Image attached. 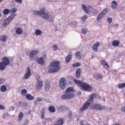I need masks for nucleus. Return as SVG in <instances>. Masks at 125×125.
Returning a JSON list of instances; mask_svg holds the SVG:
<instances>
[{
  "instance_id": "obj_1",
  "label": "nucleus",
  "mask_w": 125,
  "mask_h": 125,
  "mask_svg": "<svg viewBox=\"0 0 125 125\" xmlns=\"http://www.w3.org/2000/svg\"><path fill=\"white\" fill-rule=\"evenodd\" d=\"M74 82L76 84L79 85L80 87L82 88V90H84V91H91V90H92V87L87 84V83L83 81H78L76 79H74Z\"/></svg>"
},
{
  "instance_id": "obj_2",
  "label": "nucleus",
  "mask_w": 125,
  "mask_h": 125,
  "mask_svg": "<svg viewBox=\"0 0 125 125\" xmlns=\"http://www.w3.org/2000/svg\"><path fill=\"white\" fill-rule=\"evenodd\" d=\"M95 97H96V94L93 93L91 94L89 99L84 104L83 107L80 108V112H83L84 110H86L90 106V104L93 102V99Z\"/></svg>"
},
{
  "instance_id": "obj_3",
  "label": "nucleus",
  "mask_w": 125,
  "mask_h": 125,
  "mask_svg": "<svg viewBox=\"0 0 125 125\" xmlns=\"http://www.w3.org/2000/svg\"><path fill=\"white\" fill-rule=\"evenodd\" d=\"M74 89L72 87H70L65 90V94L61 96L62 99H71L75 97V94L71 92H74Z\"/></svg>"
},
{
  "instance_id": "obj_4",
  "label": "nucleus",
  "mask_w": 125,
  "mask_h": 125,
  "mask_svg": "<svg viewBox=\"0 0 125 125\" xmlns=\"http://www.w3.org/2000/svg\"><path fill=\"white\" fill-rule=\"evenodd\" d=\"M59 63H51L48 70V73H57L61 69Z\"/></svg>"
},
{
  "instance_id": "obj_5",
  "label": "nucleus",
  "mask_w": 125,
  "mask_h": 125,
  "mask_svg": "<svg viewBox=\"0 0 125 125\" xmlns=\"http://www.w3.org/2000/svg\"><path fill=\"white\" fill-rule=\"evenodd\" d=\"M82 9L86 13H92V14H96L97 13V10L94 9L92 6L88 5L86 6L85 5H82Z\"/></svg>"
},
{
  "instance_id": "obj_6",
  "label": "nucleus",
  "mask_w": 125,
  "mask_h": 125,
  "mask_svg": "<svg viewBox=\"0 0 125 125\" xmlns=\"http://www.w3.org/2000/svg\"><path fill=\"white\" fill-rule=\"evenodd\" d=\"M34 13L35 15H40L44 19H48L49 18V16H48V14L45 12V9L44 8H41L39 11H35L34 12Z\"/></svg>"
},
{
  "instance_id": "obj_7",
  "label": "nucleus",
  "mask_w": 125,
  "mask_h": 125,
  "mask_svg": "<svg viewBox=\"0 0 125 125\" xmlns=\"http://www.w3.org/2000/svg\"><path fill=\"white\" fill-rule=\"evenodd\" d=\"M66 85H67V81H66V78H61L59 82V86L60 88L64 90L65 88H66Z\"/></svg>"
},
{
  "instance_id": "obj_8",
  "label": "nucleus",
  "mask_w": 125,
  "mask_h": 125,
  "mask_svg": "<svg viewBox=\"0 0 125 125\" xmlns=\"http://www.w3.org/2000/svg\"><path fill=\"white\" fill-rule=\"evenodd\" d=\"M91 109H94L95 110H98L99 111H102L105 109V106L101 105L99 104H94L90 106Z\"/></svg>"
},
{
  "instance_id": "obj_9",
  "label": "nucleus",
  "mask_w": 125,
  "mask_h": 125,
  "mask_svg": "<svg viewBox=\"0 0 125 125\" xmlns=\"http://www.w3.org/2000/svg\"><path fill=\"white\" fill-rule=\"evenodd\" d=\"M39 53V50H32L30 52L29 57L31 60L35 59V56Z\"/></svg>"
},
{
  "instance_id": "obj_10",
  "label": "nucleus",
  "mask_w": 125,
  "mask_h": 125,
  "mask_svg": "<svg viewBox=\"0 0 125 125\" xmlns=\"http://www.w3.org/2000/svg\"><path fill=\"white\" fill-rule=\"evenodd\" d=\"M43 86V83H42V81H38L37 84L36 85V89L37 90H41Z\"/></svg>"
},
{
  "instance_id": "obj_11",
  "label": "nucleus",
  "mask_w": 125,
  "mask_h": 125,
  "mask_svg": "<svg viewBox=\"0 0 125 125\" xmlns=\"http://www.w3.org/2000/svg\"><path fill=\"white\" fill-rule=\"evenodd\" d=\"M31 76V69H30V67H27V72L25 73L24 75V79L27 80V79H29Z\"/></svg>"
},
{
  "instance_id": "obj_12",
  "label": "nucleus",
  "mask_w": 125,
  "mask_h": 125,
  "mask_svg": "<svg viewBox=\"0 0 125 125\" xmlns=\"http://www.w3.org/2000/svg\"><path fill=\"white\" fill-rule=\"evenodd\" d=\"M99 45H100V43L99 42H97L95 43L92 46L93 51H95V52H97V51H98V47Z\"/></svg>"
},
{
  "instance_id": "obj_13",
  "label": "nucleus",
  "mask_w": 125,
  "mask_h": 125,
  "mask_svg": "<svg viewBox=\"0 0 125 125\" xmlns=\"http://www.w3.org/2000/svg\"><path fill=\"white\" fill-rule=\"evenodd\" d=\"M9 64V63H0V70L3 71L5 69V67Z\"/></svg>"
},
{
  "instance_id": "obj_14",
  "label": "nucleus",
  "mask_w": 125,
  "mask_h": 125,
  "mask_svg": "<svg viewBox=\"0 0 125 125\" xmlns=\"http://www.w3.org/2000/svg\"><path fill=\"white\" fill-rule=\"evenodd\" d=\"M112 45L113 46H119V45H120V41H118V40H114L113 41H112Z\"/></svg>"
},
{
  "instance_id": "obj_15",
  "label": "nucleus",
  "mask_w": 125,
  "mask_h": 125,
  "mask_svg": "<svg viewBox=\"0 0 125 125\" xmlns=\"http://www.w3.org/2000/svg\"><path fill=\"white\" fill-rule=\"evenodd\" d=\"M50 88V83H45L44 85L45 91H48L49 90Z\"/></svg>"
},
{
  "instance_id": "obj_16",
  "label": "nucleus",
  "mask_w": 125,
  "mask_h": 125,
  "mask_svg": "<svg viewBox=\"0 0 125 125\" xmlns=\"http://www.w3.org/2000/svg\"><path fill=\"white\" fill-rule=\"evenodd\" d=\"M0 41H1V42H6V41H7V36L6 35L0 36Z\"/></svg>"
},
{
  "instance_id": "obj_17",
  "label": "nucleus",
  "mask_w": 125,
  "mask_h": 125,
  "mask_svg": "<svg viewBox=\"0 0 125 125\" xmlns=\"http://www.w3.org/2000/svg\"><path fill=\"white\" fill-rule=\"evenodd\" d=\"M117 6H118V3H117V1H113L111 2V7H112V8H113V9H115V8H117Z\"/></svg>"
},
{
  "instance_id": "obj_18",
  "label": "nucleus",
  "mask_w": 125,
  "mask_h": 125,
  "mask_svg": "<svg viewBox=\"0 0 125 125\" xmlns=\"http://www.w3.org/2000/svg\"><path fill=\"white\" fill-rule=\"evenodd\" d=\"M48 111H49V112H50V113H55V107L54 106H50L48 107Z\"/></svg>"
},
{
  "instance_id": "obj_19",
  "label": "nucleus",
  "mask_w": 125,
  "mask_h": 125,
  "mask_svg": "<svg viewBox=\"0 0 125 125\" xmlns=\"http://www.w3.org/2000/svg\"><path fill=\"white\" fill-rule=\"evenodd\" d=\"M45 114V108H42L41 110V119L43 120L44 119V114Z\"/></svg>"
},
{
  "instance_id": "obj_20",
  "label": "nucleus",
  "mask_w": 125,
  "mask_h": 125,
  "mask_svg": "<svg viewBox=\"0 0 125 125\" xmlns=\"http://www.w3.org/2000/svg\"><path fill=\"white\" fill-rule=\"evenodd\" d=\"M72 55H68L65 58V62L66 63H69L71 60V59H72Z\"/></svg>"
},
{
  "instance_id": "obj_21",
  "label": "nucleus",
  "mask_w": 125,
  "mask_h": 125,
  "mask_svg": "<svg viewBox=\"0 0 125 125\" xmlns=\"http://www.w3.org/2000/svg\"><path fill=\"white\" fill-rule=\"evenodd\" d=\"M16 33L17 35H21L23 33V30L21 28L18 27L16 30Z\"/></svg>"
},
{
  "instance_id": "obj_22",
  "label": "nucleus",
  "mask_w": 125,
  "mask_h": 125,
  "mask_svg": "<svg viewBox=\"0 0 125 125\" xmlns=\"http://www.w3.org/2000/svg\"><path fill=\"white\" fill-rule=\"evenodd\" d=\"M64 124V119L63 118H61L60 120H59L57 122V125H63Z\"/></svg>"
},
{
  "instance_id": "obj_23",
  "label": "nucleus",
  "mask_w": 125,
  "mask_h": 125,
  "mask_svg": "<svg viewBox=\"0 0 125 125\" xmlns=\"http://www.w3.org/2000/svg\"><path fill=\"white\" fill-rule=\"evenodd\" d=\"M26 98L28 99V100H34V96H32V95L30 94H27L25 96Z\"/></svg>"
},
{
  "instance_id": "obj_24",
  "label": "nucleus",
  "mask_w": 125,
  "mask_h": 125,
  "mask_svg": "<svg viewBox=\"0 0 125 125\" xmlns=\"http://www.w3.org/2000/svg\"><path fill=\"white\" fill-rule=\"evenodd\" d=\"M75 57L77 59H82V54H81V52H77L75 53Z\"/></svg>"
},
{
  "instance_id": "obj_25",
  "label": "nucleus",
  "mask_w": 125,
  "mask_h": 125,
  "mask_svg": "<svg viewBox=\"0 0 125 125\" xmlns=\"http://www.w3.org/2000/svg\"><path fill=\"white\" fill-rule=\"evenodd\" d=\"M10 22L11 21L9 19H6L3 21V26H6V25H8V24H9V23H10Z\"/></svg>"
},
{
  "instance_id": "obj_26",
  "label": "nucleus",
  "mask_w": 125,
  "mask_h": 125,
  "mask_svg": "<svg viewBox=\"0 0 125 125\" xmlns=\"http://www.w3.org/2000/svg\"><path fill=\"white\" fill-rule=\"evenodd\" d=\"M76 78H80L81 77V69L80 68L76 70Z\"/></svg>"
},
{
  "instance_id": "obj_27",
  "label": "nucleus",
  "mask_w": 125,
  "mask_h": 125,
  "mask_svg": "<svg viewBox=\"0 0 125 125\" xmlns=\"http://www.w3.org/2000/svg\"><path fill=\"white\" fill-rule=\"evenodd\" d=\"M3 62H1V63H9V59L6 57H4L2 59Z\"/></svg>"
},
{
  "instance_id": "obj_28",
  "label": "nucleus",
  "mask_w": 125,
  "mask_h": 125,
  "mask_svg": "<svg viewBox=\"0 0 125 125\" xmlns=\"http://www.w3.org/2000/svg\"><path fill=\"white\" fill-rule=\"evenodd\" d=\"M104 17V16L103 14H102L101 13L99 14L98 17H97V21H99L100 20H101Z\"/></svg>"
},
{
  "instance_id": "obj_29",
  "label": "nucleus",
  "mask_w": 125,
  "mask_h": 125,
  "mask_svg": "<svg viewBox=\"0 0 125 125\" xmlns=\"http://www.w3.org/2000/svg\"><path fill=\"white\" fill-rule=\"evenodd\" d=\"M26 93H27V90H26L25 89H23L22 90H21V95H22V96H25V95H26Z\"/></svg>"
},
{
  "instance_id": "obj_30",
  "label": "nucleus",
  "mask_w": 125,
  "mask_h": 125,
  "mask_svg": "<svg viewBox=\"0 0 125 125\" xmlns=\"http://www.w3.org/2000/svg\"><path fill=\"white\" fill-rule=\"evenodd\" d=\"M23 117V112H20L19 115V119L18 121L20 122V121H22Z\"/></svg>"
},
{
  "instance_id": "obj_31",
  "label": "nucleus",
  "mask_w": 125,
  "mask_h": 125,
  "mask_svg": "<svg viewBox=\"0 0 125 125\" xmlns=\"http://www.w3.org/2000/svg\"><path fill=\"white\" fill-rule=\"evenodd\" d=\"M35 35L36 36H40V35H42V31L40 29H36L35 31Z\"/></svg>"
},
{
  "instance_id": "obj_32",
  "label": "nucleus",
  "mask_w": 125,
  "mask_h": 125,
  "mask_svg": "<svg viewBox=\"0 0 125 125\" xmlns=\"http://www.w3.org/2000/svg\"><path fill=\"white\" fill-rule=\"evenodd\" d=\"M37 62L38 63H44V60L42 57H40L37 59Z\"/></svg>"
},
{
  "instance_id": "obj_33",
  "label": "nucleus",
  "mask_w": 125,
  "mask_h": 125,
  "mask_svg": "<svg viewBox=\"0 0 125 125\" xmlns=\"http://www.w3.org/2000/svg\"><path fill=\"white\" fill-rule=\"evenodd\" d=\"M101 13L104 16V15H106V14H107V13H108V9H107V8L104 9Z\"/></svg>"
},
{
  "instance_id": "obj_34",
  "label": "nucleus",
  "mask_w": 125,
  "mask_h": 125,
  "mask_svg": "<svg viewBox=\"0 0 125 125\" xmlns=\"http://www.w3.org/2000/svg\"><path fill=\"white\" fill-rule=\"evenodd\" d=\"M0 91L2 92H4L6 91V86L2 85L0 87Z\"/></svg>"
},
{
  "instance_id": "obj_35",
  "label": "nucleus",
  "mask_w": 125,
  "mask_h": 125,
  "mask_svg": "<svg viewBox=\"0 0 125 125\" xmlns=\"http://www.w3.org/2000/svg\"><path fill=\"white\" fill-rule=\"evenodd\" d=\"M125 87V83H119L118 85V88H124Z\"/></svg>"
},
{
  "instance_id": "obj_36",
  "label": "nucleus",
  "mask_w": 125,
  "mask_h": 125,
  "mask_svg": "<svg viewBox=\"0 0 125 125\" xmlns=\"http://www.w3.org/2000/svg\"><path fill=\"white\" fill-rule=\"evenodd\" d=\"M10 13V10L8 9H5L3 10V13L4 15H6L7 14H8V13Z\"/></svg>"
},
{
  "instance_id": "obj_37",
  "label": "nucleus",
  "mask_w": 125,
  "mask_h": 125,
  "mask_svg": "<svg viewBox=\"0 0 125 125\" xmlns=\"http://www.w3.org/2000/svg\"><path fill=\"white\" fill-rule=\"evenodd\" d=\"M80 66H81V63H73L72 64V66L73 67V68H77L78 67H80Z\"/></svg>"
},
{
  "instance_id": "obj_38",
  "label": "nucleus",
  "mask_w": 125,
  "mask_h": 125,
  "mask_svg": "<svg viewBox=\"0 0 125 125\" xmlns=\"http://www.w3.org/2000/svg\"><path fill=\"white\" fill-rule=\"evenodd\" d=\"M14 18V15L10 16L7 19L11 22V20Z\"/></svg>"
},
{
  "instance_id": "obj_39",
  "label": "nucleus",
  "mask_w": 125,
  "mask_h": 125,
  "mask_svg": "<svg viewBox=\"0 0 125 125\" xmlns=\"http://www.w3.org/2000/svg\"><path fill=\"white\" fill-rule=\"evenodd\" d=\"M36 101L37 102H42V98L38 97L36 99Z\"/></svg>"
},
{
  "instance_id": "obj_40",
  "label": "nucleus",
  "mask_w": 125,
  "mask_h": 125,
  "mask_svg": "<svg viewBox=\"0 0 125 125\" xmlns=\"http://www.w3.org/2000/svg\"><path fill=\"white\" fill-rule=\"evenodd\" d=\"M11 11H12V12H13V13H16V11H17V9L15 8H13L12 9H11Z\"/></svg>"
},
{
  "instance_id": "obj_41",
  "label": "nucleus",
  "mask_w": 125,
  "mask_h": 125,
  "mask_svg": "<svg viewBox=\"0 0 125 125\" xmlns=\"http://www.w3.org/2000/svg\"><path fill=\"white\" fill-rule=\"evenodd\" d=\"M40 79H41V77H40V76H39V75L36 76V80L37 82L41 81V80H40Z\"/></svg>"
},
{
  "instance_id": "obj_42",
  "label": "nucleus",
  "mask_w": 125,
  "mask_h": 125,
  "mask_svg": "<svg viewBox=\"0 0 125 125\" xmlns=\"http://www.w3.org/2000/svg\"><path fill=\"white\" fill-rule=\"evenodd\" d=\"M8 116V114L7 113H4L3 114V119H6L7 118V116Z\"/></svg>"
},
{
  "instance_id": "obj_43",
  "label": "nucleus",
  "mask_w": 125,
  "mask_h": 125,
  "mask_svg": "<svg viewBox=\"0 0 125 125\" xmlns=\"http://www.w3.org/2000/svg\"><path fill=\"white\" fill-rule=\"evenodd\" d=\"M82 32L83 34H85L87 33L86 29H82Z\"/></svg>"
},
{
  "instance_id": "obj_44",
  "label": "nucleus",
  "mask_w": 125,
  "mask_h": 125,
  "mask_svg": "<svg viewBox=\"0 0 125 125\" xmlns=\"http://www.w3.org/2000/svg\"><path fill=\"white\" fill-rule=\"evenodd\" d=\"M101 78H102V75H101L100 74H98L97 75V79H101Z\"/></svg>"
},
{
  "instance_id": "obj_45",
  "label": "nucleus",
  "mask_w": 125,
  "mask_h": 125,
  "mask_svg": "<svg viewBox=\"0 0 125 125\" xmlns=\"http://www.w3.org/2000/svg\"><path fill=\"white\" fill-rule=\"evenodd\" d=\"M5 109V107L2 105H0V110H4Z\"/></svg>"
},
{
  "instance_id": "obj_46",
  "label": "nucleus",
  "mask_w": 125,
  "mask_h": 125,
  "mask_svg": "<svg viewBox=\"0 0 125 125\" xmlns=\"http://www.w3.org/2000/svg\"><path fill=\"white\" fill-rule=\"evenodd\" d=\"M53 50H57V45H54L53 46Z\"/></svg>"
},
{
  "instance_id": "obj_47",
  "label": "nucleus",
  "mask_w": 125,
  "mask_h": 125,
  "mask_svg": "<svg viewBox=\"0 0 125 125\" xmlns=\"http://www.w3.org/2000/svg\"><path fill=\"white\" fill-rule=\"evenodd\" d=\"M102 64L104 66H106L107 68H110V66H109V64H108V63H102Z\"/></svg>"
},
{
  "instance_id": "obj_48",
  "label": "nucleus",
  "mask_w": 125,
  "mask_h": 125,
  "mask_svg": "<svg viewBox=\"0 0 125 125\" xmlns=\"http://www.w3.org/2000/svg\"><path fill=\"white\" fill-rule=\"evenodd\" d=\"M112 18H109L108 19H107V21L108 22V23H112Z\"/></svg>"
},
{
  "instance_id": "obj_49",
  "label": "nucleus",
  "mask_w": 125,
  "mask_h": 125,
  "mask_svg": "<svg viewBox=\"0 0 125 125\" xmlns=\"http://www.w3.org/2000/svg\"><path fill=\"white\" fill-rule=\"evenodd\" d=\"M4 83V79L0 78V83Z\"/></svg>"
},
{
  "instance_id": "obj_50",
  "label": "nucleus",
  "mask_w": 125,
  "mask_h": 125,
  "mask_svg": "<svg viewBox=\"0 0 125 125\" xmlns=\"http://www.w3.org/2000/svg\"><path fill=\"white\" fill-rule=\"evenodd\" d=\"M15 1L18 3H22V0H15Z\"/></svg>"
},
{
  "instance_id": "obj_51",
  "label": "nucleus",
  "mask_w": 125,
  "mask_h": 125,
  "mask_svg": "<svg viewBox=\"0 0 125 125\" xmlns=\"http://www.w3.org/2000/svg\"><path fill=\"white\" fill-rule=\"evenodd\" d=\"M85 19H86V16H83L82 18V20H83V21H84L85 20Z\"/></svg>"
},
{
  "instance_id": "obj_52",
  "label": "nucleus",
  "mask_w": 125,
  "mask_h": 125,
  "mask_svg": "<svg viewBox=\"0 0 125 125\" xmlns=\"http://www.w3.org/2000/svg\"><path fill=\"white\" fill-rule=\"evenodd\" d=\"M46 121H47V122H51V118H47L46 119Z\"/></svg>"
},
{
  "instance_id": "obj_53",
  "label": "nucleus",
  "mask_w": 125,
  "mask_h": 125,
  "mask_svg": "<svg viewBox=\"0 0 125 125\" xmlns=\"http://www.w3.org/2000/svg\"><path fill=\"white\" fill-rule=\"evenodd\" d=\"M122 110L123 112H125V106H123L122 108Z\"/></svg>"
},
{
  "instance_id": "obj_54",
  "label": "nucleus",
  "mask_w": 125,
  "mask_h": 125,
  "mask_svg": "<svg viewBox=\"0 0 125 125\" xmlns=\"http://www.w3.org/2000/svg\"><path fill=\"white\" fill-rule=\"evenodd\" d=\"M10 109L11 110H14L15 107H14V106H11V107H10Z\"/></svg>"
},
{
  "instance_id": "obj_55",
  "label": "nucleus",
  "mask_w": 125,
  "mask_h": 125,
  "mask_svg": "<svg viewBox=\"0 0 125 125\" xmlns=\"http://www.w3.org/2000/svg\"><path fill=\"white\" fill-rule=\"evenodd\" d=\"M101 62L102 63H106V62L105 61V60L101 61Z\"/></svg>"
},
{
  "instance_id": "obj_56",
  "label": "nucleus",
  "mask_w": 125,
  "mask_h": 125,
  "mask_svg": "<svg viewBox=\"0 0 125 125\" xmlns=\"http://www.w3.org/2000/svg\"><path fill=\"white\" fill-rule=\"evenodd\" d=\"M69 117H72V113H69Z\"/></svg>"
},
{
  "instance_id": "obj_57",
  "label": "nucleus",
  "mask_w": 125,
  "mask_h": 125,
  "mask_svg": "<svg viewBox=\"0 0 125 125\" xmlns=\"http://www.w3.org/2000/svg\"><path fill=\"white\" fill-rule=\"evenodd\" d=\"M54 63H59V62H58V61H56V62H54Z\"/></svg>"
},
{
  "instance_id": "obj_58",
  "label": "nucleus",
  "mask_w": 125,
  "mask_h": 125,
  "mask_svg": "<svg viewBox=\"0 0 125 125\" xmlns=\"http://www.w3.org/2000/svg\"><path fill=\"white\" fill-rule=\"evenodd\" d=\"M40 65H43V63H40Z\"/></svg>"
},
{
  "instance_id": "obj_59",
  "label": "nucleus",
  "mask_w": 125,
  "mask_h": 125,
  "mask_svg": "<svg viewBox=\"0 0 125 125\" xmlns=\"http://www.w3.org/2000/svg\"><path fill=\"white\" fill-rule=\"evenodd\" d=\"M119 25V24H116V27H118V26Z\"/></svg>"
},
{
  "instance_id": "obj_60",
  "label": "nucleus",
  "mask_w": 125,
  "mask_h": 125,
  "mask_svg": "<svg viewBox=\"0 0 125 125\" xmlns=\"http://www.w3.org/2000/svg\"><path fill=\"white\" fill-rule=\"evenodd\" d=\"M19 104L21 105V102H19Z\"/></svg>"
},
{
  "instance_id": "obj_61",
  "label": "nucleus",
  "mask_w": 125,
  "mask_h": 125,
  "mask_svg": "<svg viewBox=\"0 0 125 125\" xmlns=\"http://www.w3.org/2000/svg\"><path fill=\"white\" fill-rule=\"evenodd\" d=\"M2 0H0V2H1V1H2Z\"/></svg>"
},
{
  "instance_id": "obj_62",
  "label": "nucleus",
  "mask_w": 125,
  "mask_h": 125,
  "mask_svg": "<svg viewBox=\"0 0 125 125\" xmlns=\"http://www.w3.org/2000/svg\"><path fill=\"white\" fill-rule=\"evenodd\" d=\"M1 16V14H0V17Z\"/></svg>"
},
{
  "instance_id": "obj_63",
  "label": "nucleus",
  "mask_w": 125,
  "mask_h": 125,
  "mask_svg": "<svg viewBox=\"0 0 125 125\" xmlns=\"http://www.w3.org/2000/svg\"><path fill=\"white\" fill-rule=\"evenodd\" d=\"M107 125V124H105V125Z\"/></svg>"
},
{
  "instance_id": "obj_64",
  "label": "nucleus",
  "mask_w": 125,
  "mask_h": 125,
  "mask_svg": "<svg viewBox=\"0 0 125 125\" xmlns=\"http://www.w3.org/2000/svg\"><path fill=\"white\" fill-rule=\"evenodd\" d=\"M81 125H83V124H81Z\"/></svg>"
}]
</instances>
